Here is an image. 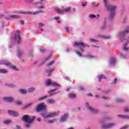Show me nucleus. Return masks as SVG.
<instances>
[{
  "label": "nucleus",
  "mask_w": 129,
  "mask_h": 129,
  "mask_svg": "<svg viewBox=\"0 0 129 129\" xmlns=\"http://www.w3.org/2000/svg\"><path fill=\"white\" fill-rule=\"evenodd\" d=\"M23 53H24V52H23V50H19L18 51V57H21V56H22V55L23 54Z\"/></svg>",
  "instance_id": "obj_27"
},
{
  "label": "nucleus",
  "mask_w": 129,
  "mask_h": 129,
  "mask_svg": "<svg viewBox=\"0 0 129 129\" xmlns=\"http://www.w3.org/2000/svg\"><path fill=\"white\" fill-rule=\"evenodd\" d=\"M40 51L41 52V53H45V52H46V49L43 48H41L40 49Z\"/></svg>",
  "instance_id": "obj_34"
},
{
  "label": "nucleus",
  "mask_w": 129,
  "mask_h": 129,
  "mask_svg": "<svg viewBox=\"0 0 129 129\" xmlns=\"http://www.w3.org/2000/svg\"><path fill=\"white\" fill-rule=\"evenodd\" d=\"M0 73H3L4 74L8 73V71L6 70H0Z\"/></svg>",
  "instance_id": "obj_30"
},
{
  "label": "nucleus",
  "mask_w": 129,
  "mask_h": 129,
  "mask_svg": "<svg viewBox=\"0 0 129 129\" xmlns=\"http://www.w3.org/2000/svg\"><path fill=\"white\" fill-rule=\"evenodd\" d=\"M55 63V60L52 61L51 62L47 64V67H49V66H51V65H53Z\"/></svg>",
  "instance_id": "obj_31"
},
{
  "label": "nucleus",
  "mask_w": 129,
  "mask_h": 129,
  "mask_svg": "<svg viewBox=\"0 0 129 129\" xmlns=\"http://www.w3.org/2000/svg\"><path fill=\"white\" fill-rule=\"evenodd\" d=\"M89 96H92V94L91 93L88 94Z\"/></svg>",
  "instance_id": "obj_58"
},
{
  "label": "nucleus",
  "mask_w": 129,
  "mask_h": 129,
  "mask_svg": "<svg viewBox=\"0 0 129 129\" xmlns=\"http://www.w3.org/2000/svg\"><path fill=\"white\" fill-rule=\"evenodd\" d=\"M19 91L22 94H26V93H27V91L26 90L20 89Z\"/></svg>",
  "instance_id": "obj_22"
},
{
  "label": "nucleus",
  "mask_w": 129,
  "mask_h": 129,
  "mask_svg": "<svg viewBox=\"0 0 129 129\" xmlns=\"http://www.w3.org/2000/svg\"><path fill=\"white\" fill-rule=\"evenodd\" d=\"M8 112L10 115H12V116H19V113L14 110H8Z\"/></svg>",
  "instance_id": "obj_9"
},
{
  "label": "nucleus",
  "mask_w": 129,
  "mask_h": 129,
  "mask_svg": "<svg viewBox=\"0 0 129 129\" xmlns=\"http://www.w3.org/2000/svg\"><path fill=\"white\" fill-rule=\"evenodd\" d=\"M69 90H70V88H68L67 89V91H69Z\"/></svg>",
  "instance_id": "obj_62"
},
{
  "label": "nucleus",
  "mask_w": 129,
  "mask_h": 129,
  "mask_svg": "<svg viewBox=\"0 0 129 129\" xmlns=\"http://www.w3.org/2000/svg\"><path fill=\"white\" fill-rule=\"evenodd\" d=\"M114 125H115V123H111L107 125H103L102 127L103 128H110V127H112V126H114Z\"/></svg>",
  "instance_id": "obj_10"
},
{
  "label": "nucleus",
  "mask_w": 129,
  "mask_h": 129,
  "mask_svg": "<svg viewBox=\"0 0 129 129\" xmlns=\"http://www.w3.org/2000/svg\"><path fill=\"white\" fill-rule=\"evenodd\" d=\"M45 98H47V96L42 97H40L39 100H43V99H45Z\"/></svg>",
  "instance_id": "obj_39"
},
{
  "label": "nucleus",
  "mask_w": 129,
  "mask_h": 129,
  "mask_svg": "<svg viewBox=\"0 0 129 129\" xmlns=\"http://www.w3.org/2000/svg\"><path fill=\"white\" fill-rule=\"evenodd\" d=\"M124 111H125V112H129V109H128V108H124Z\"/></svg>",
  "instance_id": "obj_42"
},
{
  "label": "nucleus",
  "mask_w": 129,
  "mask_h": 129,
  "mask_svg": "<svg viewBox=\"0 0 129 129\" xmlns=\"http://www.w3.org/2000/svg\"><path fill=\"white\" fill-rule=\"evenodd\" d=\"M66 30L67 32L69 33V28L66 27Z\"/></svg>",
  "instance_id": "obj_49"
},
{
  "label": "nucleus",
  "mask_w": 129,
  "mask_h": 129,
  "mask_svg": "<svg viewBox=\"0 0 129 129\" xmlns=\"http://www.w3.org/2000/svg\"><path fill=\"white\" fill-rule=\"evenodd\" d=\"M115 61H116V59L115 58H111L110 63L111 64H114V63H115Z\"/></svg>",
  "instance_id": "obj_25"
},
{
  "label": "nucleus",
  "mask_w": 129,
  "mask_h": 129,
  "mask_svg": "<svg viewBox=\"0 0 129 129\" xmlns=\"http://www.w3.org/2000/svg\"><path fill=\"white\" fill-rule=\"evenodd\" d=\"M28 92H33V91H35V88L32 87L28 90Z\"/></svg>",
  "instance_id": "obj_29"
},
{
  "label": "nucleus",
  "mask_w": 129,
  "mask_h": 129,
  "mask_svg": "<svg viewBox=\"0 0 129 129\" xmlns=\"http://www.w3.org/2000/svg\"><path fill=\"white\" fill-rule=\"evenodd\" d=\"M3 100L5 101H7L8 102H12L14 101V98L12 97H6L3 98Z\"/></svg>",
  "instance_id": "obj_12"
},
{
  "label": "nucleus",
  "mask_w": 129,
  "mask_h": 129,
  "mask_svg": "<svg viewBox=\"0 0 129 129\" xmlns=\"http://www.w3.org/2000/svg\"><path fill=\"white\" fill-rule=\"evenodd\" d=\"M80 90H85V89H84V88H83V87H80Z\"/></svg>",
  "instance_id": "obj_52"
},
{
  "label": "nucleus",
  "mask_w": 129,
  "mask_h": 129,
  "mask_svg": "<svg viewBox=\"0 0 129 129\" xmlns=\"http://www.w3.org/2000/svg\"><path fill=\"white\" fill-rule=\"evenodd\" d=\"M127 127H128V126L125 125V126H123L122 127H121V129L127 128Z\"/></svg>",
  "instance_id": "obj_44"
},
{
  "label": "nucleus",
  "mask_w": 129,
  "mask_h": 129,
  "mask_svg": "<svg viewBox=\"0 0 129 129\" xmlns=\"http://www.w3.org/2000/svg\"><path fill=\"white\" fill-rule=\"evenodd\" d=\"M57 121V119H53L52 120H50L48 121L49 123H53V122H56Z\"/></svg>",
  "instance_id": "obj_28"
},
{
  "label": "nucleus",
  "mask_w": 129,
  "mask_h": 129,
  "mask_svg": "<svg viewBox=\"0 0 129 129\" xmlns=\"http://www.w3.org/2000/svg\"><path fill=\"white\" fill-rule=\"evenodd\" d=\"M47 102L50 103V104H53V103H55V100L50 99L48 100Z\"/></svg>",
  "instance_id": "obj_21"
},
{
  "label": "nucleus",
  "mask_w": 129,
  "mask_h": 129,
  "mask_svg": "<svg viewBox=\"0 0 129 129\" xmlns=\"http://www.w3.org/2000/svg\"><path fill=\"white\" fill-rule=\"evenodd\" d=\"M29 123H28L27 124H26L25 125V127H26L27 128L30 127V124H29Z\"/></svg>",
  "instance_id": "obj_41"
},
{
  "label": "nucleus",
  "mask_w": 129,
  "mask_h": 129,
  "mask_svg": "<svg viewBox=\"0 0 129 129\" xmlns=\"http://www.w3.org/2000/svg\"><path fill=\"white\" fill-rule=\"evenodd\" d=\"M37 120L38 121H41V118H38Z\"/></svg>",
  "instance_id": "obj_56"
},
{
  "label": "nucleus",
  "mask_w": 129,
  "mask_h": 129,
  "mask_svg": "<svg viewBox=\"0 0 129 129\" xmlns=\"http://www.w3.org/2000/svg\"><path fill=\"white\" fill-rule=\"evenodd\" d=\"M56 90H57L56 89L53 90H50L49 91H48V92L50 93V96H52V95L56 94L57 93H54V91H56Z\"/></svg>",
  "instance_id": "obj_17"
},
{
  "label": "nucleus",
  "mask_w": 129,
  "mask_h": 129,
  "mask_svg": "<svg viewBox=\"0 0 129 129\" xmlns=\"http://www.w3.org/2000/svg\"><path fill=\"white\" fill-rule=\"evenodd\" d=\"M96 97L97 98H98V95H96Z\"/></svg>",
  "instance_id": "obj_63"
},
{
  "label": "nucleus",
  "mask_w": 129,
  "mask_h": 129,
  "mask_svg": "<svg viewBox=\"0 0 129 129\" xmlns=\"http://www.w3.org/2000/svg\"><path fill=\"white\" fill-rule=\"evenodd\" d=\"M45 107L46 106L44 105V104L42 103L38 105V106L36 107V110L37 111H41V110H43V109H45Z\"/></svg>",
  "instance_id": "obj_8"
},
{
  "label": "nucleus",
  "mask_w": 129,
  "mask_h": 129,
  "mask_svg": "<svg viewBox=\"0 0 129 129\" xmlns=\"http://www.w3.org/2000/svg\"><path fill=\"white\" fill-rule=\"evenodd\" d=\"M97 18H99V14L97 15Z\"/></svg>",
  "instance_id": "obj_61"
},
{
  "label": "nucleus",
  "mask_w": 129,
  "mask_h": 129,
  "mask_svg": "<svg viewBox=\"0 0 129 129\" xmlns=\"http://www.w3.org/2000/svg\"><path fill=\"white\" fill-rule=\"evenodd\" d=\"M82 6H83L84 7H86V5L84 3H83Z\"/></svg>",
  "instance_id": "obj_59"
},
{
  "label": "nucleus",
  "mask_w": 129,
  "mask_h": 129,
  "mask_svg": "<svg viewBox=\"0 0 129 129\" xmlns=\"http://www.w3.org/2000/svg\"><path fill=\"white\" fill-rule=\"evenodd\" d=\"M103 39H110V37L102 36Z\"/></svg>",
  "instance_id": "obj_43"
},
{
  "label": "nucleus",
  "mask_w": 129,
  "mask_h": 129,
  "mask_svg": "<svg viewBox=\"0 0 129 129\" xmlns=\"http://www.w3.org/2000/svg\"><path fill=\"white\" fill-rule=\"evenodd\" d=\"M117 102H123V100H117Z\"/></svg>",
  "instance_id": "obj_51"
},
{
  "label": "nucleus",
  "mask_w": 129,
  "mask_h": 129,
  "mask_svg": "<svg viewBox=\"0 0 129 129\" xmlns=\"http://www.w3.org/2000/svg\"><path fill=\"white\" fill-rule=\"evenodd\" d=\"M123 33H129V27H127L126 28V29L124 30Z\"/></svg>",
  "instance_id": "obj_33"
},
{
  "label": "nucleus",
  "mask_w": 129,
  "mask_h": 129,
  "mask_svg": "<svg viewBox=\"0 0 129 129\" xmlns=\"http://www.w3.org/2000/svg\"><path fill=\"white\" fill-rule=\"evenodd\" d=\"M7 86H8V87H11V88H13V87H15V85L12 84H7L6 85Z\"/></svg>",
  "instance_id": "obj_35"
},
{
  "label": "nucleus",
  "mask_w": 129,
  "mask_h": 129,
  "mask_svg": "<svg viewBox=\"0 0 129 129\" xmlns=\"http://www.w3.org/2000/svg\"><path fill=\"white\" fill-rule=\"evenodd\" d=\"M57 114H59V112H52L46 115L45 117H53V116L57 115Z\"/></svg>",
  "instance_id": "obj_11"
},
{
  "label": "nucleus",
  "mask_w": 129,
  "mask_h": 129,
  "mask_svg": "<svg viewBox=\"0 0 129 129\" xmlns=\"http://www.w3.org/2000/svg\"><path fill=\"white\" fill-rule=\"evenodd\" d=\"M15 104L16 105L21 106L23 104V102L21 101H17L15 102Z\"/></svg>",
  "instance_id": "obj_20"
},
{
  "label": "nucleus",
  "mask_w": 129,
  "mask_h": 129,
  "mask_svg": "<svg viewBox=\"0 0 129 129\" xmlns=\"http://www.w3.org/2000/svg\"><path fill=\"white\" fill-rule=\"evenodd\" d=\"M76 53L77 54V55H78L79 56H82V54H81V53H80V52L79 51H76Z\"/></svg>",
  "instance_id": "obj_38"
},
{
  "label": "nucleus",
  "mask_w": 129,
  "mask_h": 129,
  "mask_svg": "<svg viewBox=\"0 0 129 129\" xmlns=\"http://www.w3.org/2000/svg\"><path fill=\"white\" fill-rule=\"evenodd\" d=\"M123 50L124 51H127V47H126V44H125L123 46Z\"/></svg>",
  "instance_id": "obj_37"
},
{
  "label": "nucleus",
  "mask_w": 129,
  "mask_h": 129,
  "mask_svg": "<svg viewBox=\"0 0 129 129\" xmlns=\"http://www.w3.org/2000/svg\"><path fill=\"white\" fill-rule=\"evenodd\" d=\"M88 109H89V110H91V111H92V112H93V113H97V112H98V110L93 108L92 107H91L90 106H88Z\"/></svg>",
  "instance_id": "obj_14"
},
{
  "label": "nucleus",
  "mask_w": 129,
  "mask_h": 129,
  "mask_svg": "<svg viewBox=\"0 0 129 129\" xmlns=\"http://www.w3.org/2000/svg\"><path fill=\"white\" fill-rule=\"evenodd\" d=\"M90 41L94 43V42H98V40H95L94 39H90Z\"/></svg>",
  "instance_id": "obj_40"
},
{
  "label": "nucleus",
  "mask_w": 129,
  "mask_h": 129,
  "mask_svg": "<svg viewBox=\"0 0 129 129\" xmlns=\"http://www.w3.org/2000/svg\"><path fill=\"white\" fill-rule=\"evenodd\" d=\"M22 14H24V15H28V14H30L28 12H22Z\"/></svg>",
  "instance_id": "obj_50"
},
{
  "label": "nucleus",
  "mask_w": 129,
  "mask_h": 129,
  "mask_svg": "<svg viewBox=\"0 0 129 129\" xmlns=\"http://www.w3.org/2000/svg\"><path fill=\"white\" fill-rule=\"evenodd\" d=\"M69 96L71 98H75L76 97V95L74 94H69Z\"/></svg>",
  "instance_id": "obj_24"
},
{
  "label": "nucleus",
  "mask_w": 129,
  "mask_h": 129,
  "mask_svg": "<svg viewBox=\"0 0 129 129\" xmlns=\"http://www.w3.org/2000/svg\"><path fill=\"white\" fill-rule=\"evenodd\" d=\"M22 32V31L21 30H17L16 31V33H21Z\"/></svg>",
  "instance_id": "obj_54"
},
{
  "label": "nucleus",
  "mask_w": 129,
  "mask_h": 129,
  "mask_svg": "<svg viewBox=\"0 0 129 129\" xmlns=\"http://www.w3.org/2000/svg\"><path fill=\"white\" fill-rule=\"evenodd\" d=\"M118 117H119L120 118H123L125 119H129V116L125 115H118Z\"/></svg>",
  "instance_id": "obj_16"
},
{
  "label": "nucleus",
  "mask_w": 129,
  "mask_h": 129,
  "mask_svg": "<svg viewBox=\"0 0 129 129\" xmlns=\"http://www.w3.org/2000/svg\"><path fill=\"white\" fill-rule=\"evenodd\" d=\"M12 122V121L10 120H7L4 121V124H9V123H11Z\"/></svg>",
  "instance_id": "obj_26"
},
{
  "label": "nucleus",
  "mask_w": 129,
  "mask_h": 129,
  "mask_svg": "<svg viewBox=\"0 0 129 129\" xmlns=\"http://www.w3.org/2000/svg\"><path fill=\"white\" fill-rule=\"evenodd\" d=\"M46 85L47 86L52 85V86H57L58 87H60V84L54 82H52L50 79L47 80L46 83Z\"/></svg>",
  "instance_id": "obj_5"
},
{
  "label": "nucleus",
  "mask_w": 129,
  "mask_h": 129,
  "mask_svg": "<svg viewBox=\"0 0 129 129\" xmlns=\"http://www.w3.org/2000/svg\"><path fill=\"white\" fill-rule=\"evenodd\" d=\"M120 35H121V37H122L124 36H125V33H121Z\"/></svg>",
  "instance_id": "obj_53"
},
{
  "label": "nucleus",
  "mask_w": 129,
  "mask_h": 129,
  "mask_svg": "<svg viewBox=\"0 0 129 129\" xmlns=\"http://www.w3.org/2000/svg\"><path fill=\"white\" fill-rule=\"evenodd\" d=\"M89 18H91V19H94V18H96V16L94 15H91L89 16Z\"/></svg>",
  "instance_id": "obj_36"
},
{
  "label": "nucleus",
  "mask_w": 129,
  "mask_h": 129,
  "mask_svg": "<svg viewBox=\"0 0 129 129\" xmlns=\"http://www.w3.org/2000/svg\"><path fill=\"white\" fill-rule=\"evenodd\" d=\"M44 26H45V24H43V23H39V29H41V28H43V27H44Z\"/></svg>",
  "instance_id": "obj_32"
},
{
  "label": "nucleus",
  "mask_w": 129,
  "mask_h": 129,
  "mask_svg": "<svg viewBox=\"0 0 129 129\" xmlns=\"http://www.w3.org/2000/svg\"><path fill=\"white\" fill-rule=\"evenodd\" d=\"M117 79H115L114 80L113 82V83L114 84H115V83H116V82H117Z\"/></svg>",
  "instance_id": "obj_48"
},
{
  "label": "nucleus",
  "mask_w": 129,
  "mask_h": 129,
  "mask_svg": "<svg viewBox=\"0 0 129 129\" xmlns=\"http://www.w3.org/2000/svg\"><path fill=\"white\" fill-rule=\"evenodd\" d=\"M67 118H68V114L66 113L63 115V116L61 117L60 119V122H63V121H65V120H66Z\"/></svg>",
  "instance_id": "obj_13"
},
{
  "label": "nucleus",
  "mask_w": 129,
  "mask_h": 129,
  "mask_svg": "<svg viewBox=\"0 0 129 129\" xmlns=\"http://www.w3.org/2000/svg\"><path fill=\"white\" fill-rule=\"evenodd\" d=\"M99 82L101 81V79H106V77L103 76V75H100L98 76Z\"/></svg>",
  "instance_id": "obj_18"
},
{
  "label": "nucleus",
  "mask_w": 129,
  "mask_h": 129,
  "mask_svg": "<svg viewBox=\"0 0 129 129\" xmlns=\"http://www.w3.org/2000/svg\"><path fill=\"white\" fill-rule=\"evenodd\" d=\"M54 20H56V21H58V20H59V19H60L59 17H55L54 18Z\"/></svg>",
  "instance_id": "obj_47"
},
{
  "label": "nucleus",
  "mask_w": 129,
  "mask_h": 129,
  "mask_svg": "<svg viewBox=\"0 0 129 129\" xmlns=\"http://www.w3.org/2000/svg\"><path fill=\"white\" fill-rule=\"evenodd\" d=\"M32 104H29V105H27V106H30V105H31Z\"/></svg>",
  "instance_id": "obj_64"
},
{
  "label": "nucleus",
  "mask_w": 129,
  "mask_h": 129,
  "mask_svg": "<svg viewBox=\"0 0 129 129\" xmlns=\"http://www.w3.org/2000/svg\"><path fill=\"white\" fill-rule=\"evenodd\" d=\"M9 18H12V19H19L20 16L18 15H11Z\"/></svg>",
  "instance_id": "obj_23"
},
{
  "label": "nucleus",
  "mask_w": 129,
  "mask_h": 129,
  "mask_svg": "<svg viewBox=\"0 0 129 129\" xmlns=\"http://www.w3.org/2000/svg\"><path fill=\"white\" fill-rule=\"evenodd\" d=\"M3 64H4V65H6V66H9V67L11 68L12 69L15 70V71H19V69L16 67V66L12 65V63L9 62L8 60L3 61Z\"/></svg>",
  "instance_id": "obj_4"
},
{
  "label": "nucleus",
  "mask_w": 129,
  "mask_h": 129,
  "mask_svg": "<svg viewBox=\"0 0 129 129\" xmlns=\"http://www.w3.org/2000/svg\"><path fill=\"white\" fill-rule=\"evenodd\" d=\"M54 71V69H49L46 70V73H47V76H51V73Z\"/></svg>",
  "instance_id": "obj_15"
},
{
  "label": "nucleus",
  "mask_w": 129,
  "mask_h": 129,
  "mask_svg": "<svg viewBox=\"0 0 129 129\" xmlns=\"http://www.w3.org/2000/svg\"><path fill=\"white\" fill-rule=\"evenodd\" d=\"M35 118H36V117L35 116L30 118L29 115H25L22 118V120H23V121H25V122H27V123H31V122L34 121Z\"/></svg>",
  "instance_id": "obj_3"
},
{
  "label": "nucleus",
  "mask_w": 129,
  "mask_h": 129,
  "mask_svg": "<svg viewBox=\"0 0 129 129\" xmlns=\"http://www.w3.org/2000/svg\"><path fill=\"white\" fill-rule=\"evenodd\" d=\"M43 7H40L39 9V12H34L33 15H37L38 14H39V13H41V11L43 10Z\"/></svg>",
  "instance_id": "obj_19"
},
{
  "label": "nucleus",
  "mask_w": 129,
  "mask_h": 129,
  "mask_svg": "<svg viewBox=\"0 0 129 129\" xmlns=\"http://www.w3.org/2000/svg\"><path fill=\"white\" fill-rule=\"evenodd\" d=\"M104 3L106 9H107L108 11L110 12V19L111 20L115 15L114 11H115V9H116V7L108 5L107 0H104Z\"/></svg>",
  "instance_id": "obj_1"
},
{
  "label": "nucleus",
  "mask_w": 129,
  "mask_h": 129,
  "mask_svg": "<svg viewBox=\"0 0 129 129\" xmlns=\"http://www.w3.org/2000/svg\"><path fill=\"white\" fill-rule=\"evenodd\" d=\"M125 20H127V18H125L124 20H123V22H125Z\"/></svg>",
  "instance_id": "obj_60"
},
{
  "label": "nucleus",
  "mask_w": 129,
  "mask_h": 129,
  "mask_svg": "<svg viewBox=\"0 0 129 129\" xmlns=\"http://www.w3.org/2000/svg\"><path fill=\"white\" fill-rule=\"evenodd\" d=\"M74 46H77V47H79L80 48H85V47L88 46L87 44L84 43L81 41L79 42H75L74 44Z\"/></svg>",
  "instance_id": "obj_6"
},
{
  "label": "nucleus",
  "mask_w": 129,
  "mask_h": 129,
  "mask_svg": "<svg viewBox=\"0 0 129 129\" xmlns=\"http://www.w3.org/2000/svg\"><path fill=\"white\" fill-rule=\"evenodd\" d=\"M20 23H21V25H24V21H20Z\"/></svg>",
  "instance_id": "obj_55"
},
{
  "label": "nucleus",
  "mask_w": 129,
  "mask_h": 129,
  "mask_svg": "<svg viewBox=\"0 0 129 129\" xmlns=\"http://www.w3.org/2000/svg\"><path fill=\"white\" fill-rule=\"evenodd\" d=\"M89 58H94V56H92V55H90Z\"/></svg>",
  "instance_id": "obj_57"
},
{
  "label": "nucleus",
  "mask_w": 129,
  "mask_h": 129,
  "mask_svg": "<svg viewBox=\"0 0 129 129\" xmlns=\"http://www.w3.org/2000/svg\"><path fill=\"white\" fill-rule=\"evenodd\" d=\"M55 11L57 14L59 15H64V14H69L71 12V8H67L64 10L61 9L59 8H56L55 9Z\"/></svg>",
  "instance_id": "obj_2"
},
{
  "label": "nucleus",
  "mask_w": 129,
  "mask_h": 129,
  "mask_svg": "<svg viewBox=\"0 0 129 129\" xmlns=\"http://www.w3.org/2000/svg\"><path fill=\"white\" fill-rule=\"evenodd\" d=\"M36 0H26V2H29V3H32L33 2H35Z\"/></svg>",
  "instance_id": "obj_46"
},
{
  "label": "nucleus",
  "mask_w": 129,
  "mask_h": 129,
  "mask_svg": "<svg viewBox=\"0 0 129 129\" xmlns=\"http://www.w3.org/2000/svg\"><path fill=\"white\" fill-rule=\"evenodd\" d=\"M14 40H15L16 42H17L18 44H20V42L22 41V39L20 36V33H17L15 34Z\"/></svg>",
  "instance_id": "obj_7"
},
{
  "label": "nucleus",
  "mask_w": 129,
  "mask_h": 129,
  "mask_svg": "<svg viewBox=\"0 0 129 129\" xmlns=\"http://www.w3.org/2000/svg\"><path fill=\"white\" fill-rule=\"evenodd\" d=\"M102 98H103V99H105V100L110 99L109 97H102Z\"/></svg>",
  "instance_id": "obj_45"
}]
</instances>
